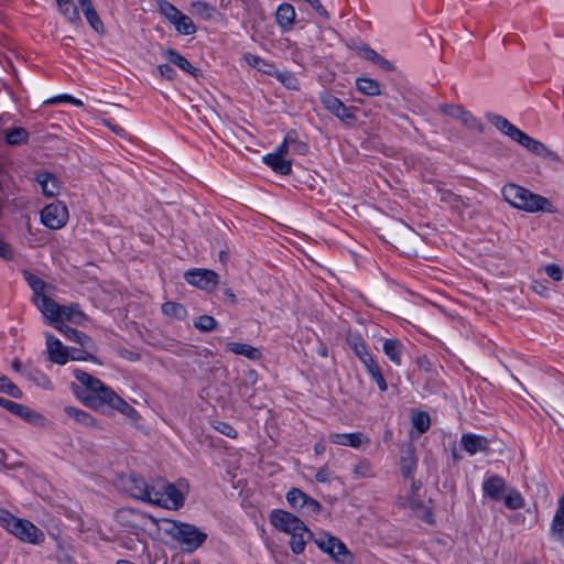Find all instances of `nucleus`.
<instances>
[{
    "label": "nucleus",
    "instance_id": "nucleus-64",
    "mask_svg": "<svg viewBox=\"0 0 564 564\" xmlns=\"http://www.w3.org/2000/svg\"><path fill=\"white\" fill-rule=\"evenodd\" d=\"M290 147L292 148L293 152L299 153L301 155L306 154V152L308 150V145L305 142L299 141L296 139V134L293 135V140H291Z\"/></svg>",
    "mask_w": 564,
    "mask_h": 564
},
{
    "label": "nucleus",
    "instance_id": "nucleus-18",
    "mask_svg": "<svg viewBox=\"0 0 564 564\" xmlns=\"http://www.w3.org/2000/svg\"><path fill=\"white\" fill-rule=\"evenodd\" d=\"M34 303L37 305L39 310L42 314L50 319V322L55 326L61 322V311L62 305L57 304L53 299L47 295H42L40 299H33Z\"/></svg>",
    "mask_w": 564,
    "mask_h": 564
},
{
    "label": "nucleus",
    "instance_id": "nucleus-17",
    "mask_svg": "<svg viewBox=\"0 0 564 564\" xmlns=\"http://www.w3.org/2000/svg\"><path fill=\"white\" fill-rule=\"evenodd\" d=\"M48 359L57 365H65L69 360V351L61 340L51 334L46 335Z\"/></svg>",
    "mask_w": 564,
    "mask_h": 564
},
{
    "label": "nucleus",
    "instance_id": "nucleus-33",
    "mask_svg": "<svg viewBox=\"0 0 564 564\" xmlns=\"http://www.w3.org/2000/svg\"><path fill=\"white\" fill-rule=\"evenodd\" d=\"M62 319L79 325L87 319V316L80 311L78 304H70L68 306L62 305L61 321Z\"/></svg>",
    "mask_w": 564,
    "mask_h": 564
},
{
    "label": "nucleus",
    "instance_id": "nucleus-4",
    "mask_svg": "<svg viewBox=\"0 0 564 564\" xmlns=\"http://www.w3.org/2000/svg\"><path fill=\"white\" fill-rule=\"evenodd\" d=\"M270 522L281 532L291 534L300 530L302 532H306L308 539L313 536V533L308 530L305 523L299 517L289 511L281 509L272 510L270 514Z\"/></svg>",
    "mask_w": 564,
    "mask_h": 564
},
{
    "label": "nucleus",
    "instance_id": "nucleus-57",
    "mask_svg": "<svg viewBox=\"0 0 564 564\" xmlns=\"http://www.w3.org/2000/svg\"><path fill=\"white\" fill-rule=\"evenodd\" d=\"M305 508L306 510H302L306 513H318L322 511V505L314 498L306 495L305 497Z\"/></svg>",
    "mask_w": 564,
    "mask_h": 564
},
{
    "label": "nucleus",
    "instance_id": "nucleus-27",
    "mask_svg": "<svg viewBox=\"0 0 564 564\" xmlns=\"http://www.w3.org/2000/svg\"><path fill=\"white\" fill-rule=\"evenodd\" d=\"M169 485L170 482L162 478L152 480V484H149V498H145V502L160 506L161 501H163V494Z\"/></svg>",
    "mask_w": 564,
    "mask_h": 564
},
{
    "label": "nucleus",
    "instance_id": "nucleus-43",
    "mask_svg": "<svg viewBox=\"0 0 564 564\" xmlns=\"http://www.w3.org/2000/svg\"><path fill=\"white\" fill-rule=\"evenodd\" d=\"M306 494L301 489L292 488L286 492V501L294 510L302 511L305 508Z\"/></svg>",
    "mask_w": 564,
    "mask_h": 564
},
{
    "label": "nucleus",
    "instance_id": "nucleus-48",
    "mask_svg": "<svg viewBox=\"0 0 564 564\" xmlns=\"http://www.w3.org/2000/svg\"><path fill=\"white\" fill-rule=\"evenodd\" d=\"M305 534L307 535L306 532L300 530L291 533L290 547L294 554H301L304 551L306 541L310 540L304 538Z\"/></svg>",
    "mask_w": 564,
    "mask_h": 564
},
{
    "label": "nucleus",
    "instance_id": "nucleus-45",
    "mask_svg": "<svg viewBox=\"0 0 564 564\" xmlns=\"http://www.w3.org/2000/svg\"><path fill=\"white\" fill-rule=\"evenodd\" d=\"M23 275H24V279L28 282V284L34 292V299L37 300V299L42 297V295H45L43 293L44 289H45V283L42 279H40L39 276H36L28 271H24Z\"/></svg>",
    "mask_w": 564,
    "mask_h": 564
},
{
    "label": "nucleus",
    "instance_id": "nucleus-42",
    "mask_svg": "<svg viewBox=\"0 0 564 564\" xmlns=\"http://www.w3.org/2000/svg\"><path fill=\"white\" fill-rule=\"evenodd\" d=\"M162 313L176 319H184L187 315V311L182 304L172 301L162 304Z\"/></svg>",
    "mask_w": 564,
    "mask_h": 564
},
{
    "label": "nucleus",
    "instance_id": "nucleus-28",
    "mask_svg": "<svg viewBox=\"0 0 564 564\" xmlns=\"http://www.w3.org/2000/svg\"><path fill=\"white\" fill-rule=\"evenodd\" d=\"M165 56L170 63L178 66L184 72L193 75L194 77L198 76L199 69L194 67L183 55L177 53L175 50L167 48L165 51Z\"/></svg>",
    "mask_w": 564,
    "mask_h": 564
},
{
    "label": "nucleus",
    "instance_id": "nucleus-23",
    "mask_svg": "<svg viewBox=\"0 0 564 564\" xmlns=\"http://www.w3.org/2000/svg\"><path fill=\"white\" fill-rule=\"evenodd\" d=\"M551 536L564 541V495L558 500V507L551 524Z\"/></svg>",
    "mask_w": 564,
    "mask_h": 564
},
{
    "label": "nucleus",
    "instance_id": "nucleus-22",
    "mask_svg": "<svg viewBox=\"0 0 564 564\" xmlns=\"http://www.w3.org/2000/svg\"><path fill=\"white\" fill-rule=\"evenodd\" d=\"M364 440L368 442L365 435L361 432L356 433H332L329 435V441L334 444L350 446V447H359Z\"/></svg>",
    "mask_w": 564,
    "mask_h": 564
},
{
    "label": "nucleus",
    "instance_id": "nucleus-51",
    "mask_svg": "<svg viewBox=\"0 0 564 564\" xmlns=\"http://www.w3.org/2000/svg\"><path fill=\"white\" fill-rule=\"evenodd\" d=\"M458 120L465 126L467 127L468 129H471V130H479L481 131L482 130V126L481 123L479 122V120L474 116L471 115L469 111L463 109L462 113L459 115V118Z\"/></svg>",
    "mask_w": 564,
    "mask_h": 564
},
{
    "label": "nucleus",
    "instance_id": "nucleus-52",
    "mask_svg": "<svg viewBox=\"0 0 564 564\" xmlns=\"http://www.w3.org/2000/svg\"><path fill=\"white\" fill-rule=\"evenodd\" d=\"M192 9L195 14H198L204 19H212L215 12V9L204 1L193 2Z\"/></svg>",
    "mask_w": 564,
    "mask_h": 564
},
{
    "label": "nucleus",
    "instance_id": "nucleus-15",
    "mask_svg": "<svg viewBox=\"0 0 564 564\" xmlns=\"http://www.w3.org/2000/svg\"><path fill=\"white\" fill-rule=\"evenodd\" d=\"M107 393L105 398L100 401V406L104 404L109 405L110 408L118 410L120 413L124 414L130 419L138 417L137 410L131 406L127 401H124L121 397H119L111 388L106 390Z\"/></svg>",
    "mask_w": 564,
    "mask_h": 564
},
{
    "label": "nucleus",
    "instance_id": "nucleus-2",
    "mask_svg": "<svg viewBox=\"0 0 564 564\" xmlns=\"http://www.w3.org/2000/svg\"><path fill=\"white\" fill-rule=\"evenodd\" d=\"M164 532L175 540L184 551L197 550L207 539V534L193 524L164 520Z\"/></svg>",
    "mask_w": 564,
    "mask_h": 564
},
{
    "label": "nucleus",
    "instance_id": "nucleus-16",
    "mask_svg": "<svg viewBox=\"0 0 564 564\" xmlns=\"http://www.w3.org/2000/svg\"><path fill=\"white\" fill-rule=\"evenodd\" d=\"M400 470L403 477L408 478L416 468L415 447L412 442L402 443L400 446Z\"/></svg>",
    "mask_w": 564,
    "mask_h": 564
},
{
    "label": "nucleus",
    "instance_id": "nucleus-61",
    "mask_svg": "<svg viewBox=\"0 0 564 564\" xmlns=\"http://www.w3.org/2000/svg\"><path fill=\"white\" fill-rule=\"evenodd\" d=\"M158 69L161 77L167 80H173L176 76L175 69L170 64L159 65Z\"/></svg>",
    "mask_w": 564,
    "mask_h": 564
},
{
    "label": "nucleus",
    "instance_id": "nucleus-13",
    "mask_svg": "<svg viewBox=\"0 0 564 564\" xmlns=\"http://www.w3.org/2000/svg\"><path fill=\"white\" fill-rule=\"evenodd\" d=\"M0 406L31 424H43L44 417L26 405L0 397Z\"/></svg>",
    "mask_w": 564,
    "mask_h": 564
},
{
    "label": "nucleus",
    "instance_id": "nucleus-44",
    "mask_svg": "<svg viewBox=\"0 0 564 564\" xmlns=\"http://www.w3.org/2000/svg\"><path fill=\"white\" fill-rule=\"evenodd\" d=\"M503 498L505 505L510 510H518L524 506L522 495L514 488L508 490Z\"/></svg>",
    "mask_w": 564,
    "mask_h": 564
},
{
    "label": "nucleus",
    "instance_id": "nucleus-25",
    "mask_svg": "<svg viewBox=\"0 0 564 564\" xmlns=\"http://www.w3.org/2000/svg\"><path fill=\"white\" fill-rule=\"evenodd\" d=\"M488 119L490 122L506 135H508L513 141H517L519 134H521V130L513 126L510 121L499 115H489Z\"/></svg>",
    "mask_w": 564,
    "mask_h": 564
},
{
    "label": "nucleus",
    "instance_id": "nucleus-11",
    "mask_svg": "<svg viewBox=\"0 0 564 564\" xmlns=\"http://www.w3.org/2000/svg\"><path fill=\"white\" fill-rule=\"evenodd\" d=\"M516 142L519 143L520 145H522L523 148H525L529 152H531L532 154H534L536 156H541L551 162H556V163L561 162V158L558 156V154L556 152H554L553 150L547 148L541 141L531 138L529 134L524 133L523 131L521 132V134H519V138L517 139Z\"/></svg>",
    "mask_w": 564,
    "mask_h": 564
},
{
    "label": "nucleus",
    "instance_id": "nucleus-56",
    "mask_svg": "<svg viewBox=\"0 0 564 564\" xmlns=\"http://www.w3.org/2000/svg\"><path fill=\"white\" fill-rule=\"evenodd\" d=\"M293 135H295V131H290L284 138V141L278 147L273 154H279V156H283L288 154L291 140H293Z\"/></svg>",
    "mask_w": 564,
    "mask_h": 564
},
{
    "label": "nucleus",
    "instance_id": "nucleus-26",
    "mask_svg": "<svg viewBox=\"0 0 564 564\" xmlns=\"http://www.w3.org/2000/svg\"><path fill=\"white\" fill-rule=\"evenodd\" d=\"M263 161L275 173L281 175H289L292 172L291 161L285 160L283 156H279V154L269 153L263 158Z\"/></svg>",
    "mask_w": 564,
    "mask_h": 564
},
{
    "label": "nucleus",
    "instance_id": "nucleus-36",
    "mask_svg": "<svg viewBox=\"0 0 564 564\" xmlns=\"http://www.w3.org/2000/svg\"><path fill=\"white\" fill-rule=\"evenodd\" d=\"M171 24L174 25L175 30L180 34L191 35L196 32V26L192 19L182 12L171 22Z\"/></svg>",
    "mask_w": 564,
    "mask_h": 564
},
{
    "label": "nucleus",
    "instance_id": "nucleus-47",
    "mask_svg": "<svg viewBox=\"0 0 564 564\" xmlns=\"http://www.w3.org/2000/svg\"><path fill=\"white\" fill-rule=\"evenodd\" d=\"M194 326L199 332H213L217 327V321L210 315H200L194 321Z\"/></svg>",
    "mask_w": 564,
    "mask_h": 564
},
{
    "label": "nucleus",
    "instance_id": "nucleus-35",
    "mask_svg": "<svg viewBox=\"0 0 564 564\" xmlns=\"http://www.w3.org/2000/svg\"><path fill=\"white\" fill-rule=\"evenodd\" d=\"M330 557L338 564H352L354 562L352 553L338 538L334 542V553Z\"/></svg>",
    "mask_w": 564,
    "mask_h": 564
},
{
    "label": "nucleus",
    "instance_id": "nucleus-46",
    "mask_svg": "<svg viewBox=\"0 0 564 564\" xmlns=\"http://www.w3.org/2000/svg\"><path fill=\"white\" fill-rule=\"evenodd\" d=\"M0 392L6 393L12 398L21 399L22 391L4 375L0 373Z\"/></svg>",
    "mask_w": 564,
    "mask_h": 564
},
{
    "label": "nucleus",
    "instance_id": "nucleus-53",
    "mask_svg": "<svg viewBox=\"0 0 564 564\" xmlns=\"http://www.w3.org/2000/svg\"><path fill=\"white\" fill-rule=\"evenodd\" d=\"M352 349L364 365L372 359V356L368 352L366 345L359 338H356L352 343Z\"/></svg>",
    "mask_w": 564,
    "mask_h": 564
},
{
    "label": "nucleus",
    "instance_id": "nucleus-24",
    "mask_svg": "<svg viewBox=\"0 0 564 564\" xmlns=\"http://www.w3.org/2000/svg\"><path fill=\"white\" fill-rule=\"evenodd\" d=\"M166 487L167 489L164 491L162 497V500L164 501H161L160 507L169 509L181 508L184 505V495L171 482Z\"/></svg>",
    "mask_w": 564,
    "mask_h": 564
},
{
    "label": "nucleus",
    "instance_id": "nucleus-49",
    "mask_svg": "<svg viewBox=\"0 0 564 564\" xmlns=\"http://www.w3.org/2000/svg\"><path fill=\"white\" fill-rule=\"evenodd\" d=\"M158 7L161 14L171 23L181 13V11L166 0H158Z\"/></svg>",
    "mask_w": 564,
    "mask_h": 564
},
{
    "label": "nucleus",
    "instance_id": "nucleus-60",
    "mask_svg": "<svg viewBox=\"0 0 564 564\" xmlns=\"http://www.w3.org/2000/svg\"><path fill=\"white\" fill-rule=\"evenodd\" d=\"M464 108H462L460 106H454V105H442L441 106V110L443 113H445L446 116H449L452 118H455L458 120L459 118V115L462 113Z\"/></svg>",
    "mask_w": 564,
    "mask_h": 564
},
{
    "label": "nucleus",
    "instance_id": "nucleus-14",
    "mask_svg": "<svg viewBox=\"0 0 564 564\" xmlns=\"http://www.w3.org/2000/svg\"><path fill=\"white\" fill-rule=\"evenodd\" d=\"M59 333H62L66 339L72 340L80 345L82 348L87 350H96L95 341L85 333L73 328L61 321L54 326Z\"/></svg>",
    "mask_w": 564,
    "mask_h": 564
},
{
    "label": "nucleus",
    "instance_id": "nucleus-3",
    "mask_svg": "<svg viewBox=\"0 0 564 564\" xmlns=\"http://www.w3.org/2000/svg\"><path fill=\"white\" fill-rule=\"evenodd\" d=\"M74 376L88 391L86 394L76 392L77 397L86 405L93 409H98L100 406L101 399L105 398V394L107 393L106 390H109L110 388L86 371L77 369L74 371Z\"/></svg>",
    "mask_w": 564,
    "mask_h": 564
},
{
    "label": "nucleus",
    "instance_id": "nucleus-54",
    "mask_svg": "<svg viewBox=\"0 0 564 564\" xmlns=\"http://www.w3.org/2000/svg\"><path fill=\"white\" fill-rule=\"evenodd\" d=\"M95 351L96 350H87L85 348H83V349H75L74 348L69 352V359L78 360V361H87V360L97 361V359L93 355V352H95Z\"/></svg>",
    "mask_w": 564,
    "mask_h": 564
},
{
    "label": "nucleus",
    "instance_id": "nucleus-12",
    "mask_svg": "<svg viewBox=\"0 0 564 564\" xmlns=\"http://www.w3.org/2000/svg\"><path fill=\"white\" fill-rule=\"evenodd\" d=\"M324 107L340 119L346 124H351L356 121V116L351 108L347 107L337 97L325 94L321 97Z\"/></svg>",
    "mask_w": 564,
    "mask_h": 564
},
{
    "label": "nucleus",
    "instance_id": "nucleus-59",
    "mask_svg": "<svg viewBox=\"0 0 564 564\" xmlns=\"http://www.w3.org/2000/svg\"><path fill=\"white\" fill-rule=\"evenodd\" d=\"M14 518L15 516H13L10 511L0 508V525L4 528L7 531L11 527V523L14 520Z\"/></svg>",
    "mask_w": 564,
    "mask_h": 564
},
{
    "label": "nucleus",
    "instance_id": "nucleus-63",
    "mask_svg": "<svg viewBox=\"0 0 564 564\" xmlns=\"http://www.w3.org/2000/svg\"><path fill=\"white\" fill-rule=\"evenodd\" d=\"M246 61L252 67L258 68L259 70H262L263 73H269L268 69L262 67V65H264L265 63L261 57H259L257 55L249 54L246 56Z\"/></svg>",
    "mask_w": 564,
    "mask_h": 564
},
{
    "label": "nucleus",
    "instance_id": "nucleus-20",
    "mask_svg": "<svg viewBox=\"0 0 564 564\" xmlns=\"http://www.w3.org/2000/svg\"><path fill=\"white\" fill-rule=\"evenodd\" d=\"M295 10L290 3H282L275 11V21L283 31H290L295 21Z\"/></svg>",
    "mask_w": 564,
    "mask_h": 564
},
{
    "label": "nucleus",
    "instance_id": "nucleus-40",
    "mask_svg": "<svg viewBox=\"0 0 564 564\" xmlns=\"http://www.w3.org/2000/svg\"><path fill=\"white\" fill-rule=\"evenodd\" d=\"M64 411L69 417H73L76 422L85 426L95 425V419L89 413L80 409L74 406H65Z\"/></svg>",
    "mask_w": 564,
    "mask_h": 564
},
{
    "label": "nucleus",
    "instance_id": "nucleus-21",
    "mask_svg": "<svg viewBox=\"0 0 564 564\" xmlns=\"http://www.w3.org/2000/svg\"><path fill=\"white\" fill-rule=\"evenodd\" d=\"M462 445L469 454L487 452L489 449V441L476 434H464L462 436Z\"/></svg>",
    "mask_w": 564,
    "mask_h": 564
},
{
    "label": "nucleus",
    "instance_id": "nucleus-50",
    "mask_svg": "<svg viewBox=\"0 0 564 564\" xmlns=\"http://www.w3.org/2000/svg\"><path fill=\"white\" fill-rule=\"evenodd\" d=\"M412 424L419 431V433H424L429 430L431 425V420L427 413L417 412L412 416Z\"/></svg>",
    "mask_w": 564,
    "mask_h": 564
},
{
    "label": "nucleus",
    "instance_id": "nucleus-62",
    "mask_svg": "<svg viewBox=\"0 0 564 564\" xmlns=\"http://www.w3.org/2000/svg\"><path fill=\"white\" fill-rule=\"evenodd\" d=\"M215 429L228 436V437H236L237 436V431L235 430V427H232L230 424L226 423V422H218L217 425L215 426Z\"/></svg>",
    "mask_w": 564,
    "mask_h": 564
},
{
    "label": "nucleus",
    "instance_id": "nucleus-41",
    "mask_svg": "<svg viewBox=\"0 0 564 564\" xmlns=\"http://www.w3.org/2000/svg\"><path fill=\"white\" fill-rule=\"evenodd\" d=\"M366 369L368 370L369 375L372 377V379L376 381L378 388L380 391H386L388 389L386 379L381 372V369L379 365L376 362V360L372 358L370 361L366 362L364 365Z\"/></svg>",
    "mask_w": 564,
    "mask_h": 564
},
{
    "label": "nucleus",
    "instance_id": "nucleus-39",
    "mask_svg": "<svg viewBox=\"0 0 564 564\" xmlns=\"http://www.w3.org/2000/svg\"><path fill=\"white\" fill-rule=\"evenodd\" d=\"M357 89L366 96L380 95V85L377 80L371 78H358L356 80Z\"/></svg>",
    "mask_w": 564,
    "mask_h": 564
},
{
    "label": "nucleus",
    "instance_id": "nucleus-29",
    "mask_svg": "<svg viewBox=\"0 0 564 564\" xmlns=\"http://www.w3.org/2000/svg\"><path fill=\"white\" fill-rule=\"evenodd\" d=\"M36 182L40 184L45 196L54 197L58 194L57 180L53 174L40 173L36 176Z\"/></svg>",
    "mask_w": 564,
    "mask_h": 564
},
{
    "label": "nucleus",
    "instance_id": "nucleus-1",
    "mask_svg": "<svg viewBox=\"0 0 564 564\" xmlns=\"http://www.w3.org/2000/svg\"><path fill=\"white\" fill-rule=\"evenodd\" d=\"M502 195L511 206L527 213L555 214L557 212L549 198L516 184L505 185L502 187Z\"/></svg>",
    "mask_w": 564,
    "mask_h": 564
},
{
    "label": "nucleus",
    "instance_id": "nucleus-9",
    "mask_svg": "<svg viewBox=\"0 0 564 564\" xmlns=\"http://www.w3.org/2000/svg\"><path fill=\"white\" fill-rule=\"evenodd\" d=\"M119 485L134 499L145 501V498H149V484L134 473L121 476Z\"/></svg>",
    "mask_w": 564,
    "mask_h": 564
},
{
    "label": "nucleus",
    "instance_id": "nucleus-32",
    "mask_svg": "<svg viewBox=\"0 0 564 564\" xmlns=\"http://www.w3.org/2000/svg\"><path fill=\"white\" fill-rule=\"evenodd\" d=\"M383 352L386 356L395 365L401 364V355L403 350V346L398 339H386L382 346Z\"/></svg>",
    "mask_w": 564,
    "mask_h": 564
},
{
    "label": "nucleus",
    "instance_id": "nucleus-8",
    "mask_svg": "<svg viewBox=\"0 0 564 564\" xmlns=\"http://www.w3.org/2000/svg\"><path fill=\"white\" fill-rule=\"evenodd\" d=\"M184 279L187 283L204 291H213L218 284V274L208 269L188 270L185 272Z\"/></svg>",
    "mask_w": 564,
    "mask_h": 564
},
{
    "label": "nucleus",
    "instance_id": "nucleus-34",
    "mask_svg": "<svg viewBox=\"0 0 564 564\" xmlns=\"http://www.w3.org/2000/svg\"><path fill=\"white\" fill-rule=\"evenodd\" d=\"M84 15L89 23V25L99 34L105 33V28L101 19L99 18L98 13L96 12L93 3L80 6Z\"/></svg>",
    "mask_w": 564,
    "mask_h": 564
},
{
    "label": "nucleus",
    "instance_id": "nucleus-58",
    "mask_svg": "<svg viewBox=\"0 0 564 564\" xmlns=\"http://www.w3.org/2000/svg\"><path fill=\"white\" fill-rule=\"evenodd\" d=\"M545 272L547 276L554 281H561L563 279V271L557 264H547L545 267Z\"/></svg>",
    "mask_w": 564,
    "mask_h": 564
},
{
    "label": "nucleus",
    "instance_id": "nucleus-5",
    "mask_svg": "<svg viewBox=\"0 0 564 564\" xmlns=\"http://www.w3.org/2000/svg\"><path fill=\"white\" fill-rule=\"evenodd\" d=\"M8 532L24 543L35 545L41 544L45 539L43 531L35 524L26 519H20L17 517L12 521Z\"/></svg>",
    "mask_w": 564,
    "mask_h": 564
},
{
    "label": "nucleus",
    "instance_id": "nucleus-38",
    "mask_svg": "<svg viewBox=\"0 0 564 564\" xmlns=\"http://www.w3.org/2000/svg\"><path fill=\"white\" fill-rule=\"evenodd\" d=\"M314 543L316 544V546L324 553L328 554L329 556L333 555L334 553V542L337 541V538L329 534V533H326V532H321L319 534H317V536H312L311 538Z\"/></svg>",
    "mask_w": 564,
    "mask_h": 564
},
{
    "label": "nucleus",
    "instance_id": "nucleus-37",
    "mask_svg": "<svg viewBox=\"0 0 564 564\" xmlns=\"http://www.w3.org/2000/svg\"><path fill=\"white\" fill-rule=\"evenodd\" d=\"M6 142L10 145H20L29 140V132L22 127H14L4 131Z\"/></svg>",
    "mask_w": 564,
    "mask_h": 564
},
{
    "label": "nucleus",
    "instance_id": "nucleus-10",
    "mask_svg": "<svg viewBox=\"0 0 564 564\" xmlns=\"http://www.w3.org/2000/svg\"><path fill=\"white\" fill-rule=\"evenodd\" d=\"M117 521L130 532L137 533L142 530V525L145 524L147 520L155 522V519L143 512H138L130 508H123L117 511Z\"/></svg>",
    "mask_w": 564,
    "mask_h": 564
},
{
    "label": "nucleus",
    "instance_id": "nucleus-19",
    "mask_svg": "<svg viewBox=\"0 0 564 564\" xmlns=\"http://www.w3.org/2000/svg\"><path fill=\"white\" fill-rule=\"evenodd\" d=\"M507 489L505 479L500 476L492 475L482 482V490L494 501H500Z\"/></svg>",
    "mask_w": 564,
    "mask_h": 564
},
{
    "label": "nucleus",
    "instance_id": "nucleus-7",
    "mask_svg": "<svg viewBox=\"0 0 564 564\" xmlns=\"http://www.w3.org/2000/svg\"><path fill=\"white\" fill-rule=\"evenodd\" d=\"M68 219V212L62 203H53L45 206L41 212V220L50 229H59L65 226Z\"/></svg>",
    "mask_w": 564,
    "mask_h": 564
},
{
    "label": "nucleus",
    "instance_id": "nucleus-55",
    "mask_svg": "<svg viewBox=\"0 0 564 564\" xmlns=\"http://www.w3.org/2000/svg\"><path fill=\"white\" fill-rule=\"evenodd\" d=\"M356 51H357V53L360 56H362L364 58H366L368 61H371L372 63L376 62V59H377V57L379 55L373 48H371L367 44H362V45L357 46Z\"/></svg>",
    "mask_w": 564,
    "mask_h": 564
},
{
    "label": "nucleus",
    "instance_id": "nucleus-31",
    "mask_svg": "<svg viewBox=\"0 0 564 564\" xmlns=\"http://www.w3.org/2000/svg\"><path fill=\"white\" fill-rule=\"evenodd\" d=\"M226 348L236 354L247 357L250 360H258L261 357V352L258 348H254L248 344L241 343H227Z\"/></svg>",
    "mask_w": 564,
    "mask_h": 564
},
{
    "label": "nucleus",
    "instance_id": "nucleus-6",
    "mask_svg": "<svg viewBox=\"0 0 564 564\" xmlns=\"http://www.w3.org/2000/svg\"><path fill=\"white\" fill-rule=\"evenodd\" d=\"M437 193L440 194V200L447 204L462 220L471 219L477 214V210L473 207L470 199H464L462 196L445 188H438Z\"/></svg>",
    "mask_w": 564,
    "mask_h": 564
},
{
    "label": "nucleus",
    "instance_id": "nucleus-30",
    "mask_svg": "<svg viewBox=\"0 0 564 564\" xmlns=\"http://www.w3.org/2000/svg\"><path fill=\"white\" fill-rule=\"evenodd\" d=\"M59 12L72 24H79L82 22L77 7L73 0H55Z\"/></svg>",
    "mask_w": 564,
    "mask_h": 564
}]
</instances>
